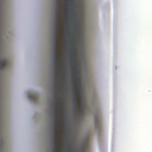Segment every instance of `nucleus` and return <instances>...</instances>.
<instances>
[{"instance_id":"22","label":"nucleus","mask_w":152,"mask_h":152,"mask_svg":"<svg viewBox=\"0 0 152 152\" xmlns=\"http://www.w3.org/2000/svg\"><path fill=\"white\" fill-rule=\"evenodd\" d=\"M54 49H58V47L57 45H54Z\"/></svg>"},{"instance_id":"26","label":"nucleus","mask_w":152,"mask_h":152,"mask_svg":"<svg viewBox=\"0 0 152 152\" xmlns=\"http://www.w3.org/2000/svg\"><path fill=\"white\" fill-rule=\"evenodd\" d=\"M63 67H61V69L62 70V69H63Z\"/></svg>"},{"instance_id":"11","label":"nucleus","mask_w":152,"mask_h":152,"mask_svg":"<svg viewBox=\"0 0 152 152\" xmlns=\"http://www.w3.org/2000/svg\"><path fill=\"white\" fill-rule=\"evenodd\" d=\"M59 53V52L58 50V49H54V56H56L58 55V54Z\"/></svg>"},{"instance_id":"29","label":"nucleus","mask_w":152,"mask_h":152,"mask_svg":"<svg viewBox=\"0 0 152 152\" xmlns=\"http://www.w3.org/2000/svg\"><path fill=\"white\" fill-rule=\"evenodd\" d=\"M69 2H68V4H69Z\"/></svg>"},{"instance_id":"4","label":"nucleus","mask_w":152,"mask_h":152,"mask_svg":"<svg viewBox=\"0 0 152 152\" xmlns=\"http://www.w3.org/2000/svg\"><path fill=\"white\" fill-rule=\"evenodd\" d=\"M76 67L78 69V70L75 72V73H76L77 74L75 75H73V76H75L76 77H77V78L78 79V80L77 84H78V86H79V88L78 91L79 92H80L81 91V88L80 87V79H79L80 76L79 75V73H80V71H79L80 69H79V67L78 65H77L76 66Z\"/></svg>"},{"instance_id":"5","label":"nucleus","mask_w":152,"mask_h":152,"mask_svg":"<svg viewBox=\"0 0 152 152\" xmlns=\"http://www.w3.org/2000/svg\"><path fill=\"white\" fill-rule=\"evenodd\" d=\"M54 125L53 131V137H56V136L58 135V133L57 132V129L56 128V126H57L58 127H60V126L59 125L58 126L57 124H56L55 123Z\"/></svg>"},{"instance_id":"31","label":"nucleus","mask_w":152,"mask_h":152,"mask_svg":"<svg viewBox=\"0 0 152 152\" xmlns=\"http://www.w3.org/2000/svg\"><path fill=\"white\" fill-rule=\"evenodd\" d=\"M66 1H67V0H66Z\"/></svg>"},{"instance_id":"7","label":"nucleus","mask_w":152,"mask_h":152,"mask_svg":"<svg viewBox=\"0 0 152 152\" xmlns=\"http://www.w3.org/2000/svg\"><path fill=\"white\" fill-rule=\"evenodd\" d=\"M28 96L30 98L34 101H36L38 98L37 95L34 94H29Z\"/></svg>"},{"instance_id":"17","label":"nucleus","mask_w":152,"mask_h":152,"mask_svg":"<svg viewBox=\"0 0 152 152\" xmlns=\"http://www.w3.org/2000/svg\"><path fill=\"white\" fill-rule=\"evenodd\" d=\"M55 56V58H54V61H58V59L59 58V57L58 56Z\"/></svg>"},{"instance_id":"8","label":"nucleus","mask_w":152,"mask_h":152,"mask_svg":"<svg viewBox=\"0 0 152 152\" xmlns=\"http://www.w3.org/2000/svg\"><path fill=\"white\" fill-rule=\"evenodd\" d=\"M60 3L59 4V3H57L56 5V15H60Z\"/></svg>"},{"instance_id":"1","label":"nucleus","mask_w":152,"mask_h":152,"mask_svg":"<svg viewBox=\"0 0 152 152\" xmlns=\"http://www.w3.org/2000/svg\"><path fill=\"white\" fill-rule=\"evenodd\" d=\"M58 101V100H57L56 99H54V101L53 102L54 105L53 106V117L54 118V122L53 124L55 123L56 124H57L58 126V119L61 117V116H59L56 113V111H58L59 112L61 108V102L58 103L57 102Z\"/></svg>"},{"instance_id":"21","label":"nucleus","mask_w":152,"mask_h":152,"mask_svg":"<svg viewBox=\"0 0 152 152\" xmlns=\"http://www.w3.org/2000/svg\"><path fill=\"white\" fill-rule=\"evenodd\" d=\"M57 144H58V143H53V147H55V148H56L57 146Z\"/></svg>"},{"instance_id":"15","label":"nucleus","mask_w":152,"mask_h":152,"mask_svg":"<svg viewBox=\"0 0 152 152\" xmlns=\"http://www.w3.org/2000/svg\"><path fill=\"white\" fill-rule=\"evenodd\" d=\"M54 38L55 39H58V33H55Z\"/></svg>"},{"instance_id":"14","label":"nucleus","mask_w":152,"mask_h":152,"mask_svg":"<svg viewBox=\"0 0 152 152\" xmlns=\"http://www.w3.org/2000/svg\"><path fill=\"white\" fill-rule=\"evenodd\" d=\"M61 18V17L60 15H56V22H59V18Z\"/></svg>"},{"instance_id":"3","label":"nucleus","mask_w":152,"mask_h":152,"mask_svg":"<svg viewBox=\"0 0 152 152\" xmlns=\"http://www.w3.org/2000/svg\"><path fill=\"white\" fill-rule=\"evenodd\" d=\"M74 99V101L75 102V109L76 110V112L77 113H79V114H82L83 113V106L82 102H81V108L80 109L77 107L79 105V102L76 101L75 97Z\"/></svg>"},{"instance_id":"16","label":"nucleus","mask_w":152,"mask_h":152,"mask_svg":"<svg viewBox=\"0 0 152 152\" xmlns=\"http://www.w3.org/2000/svg\"><path fill=\"white\" fill-rule=\"evenodd\" d=\"M57 137H53V143H58L57 141L56 140Z\"/></svg>"},{"instance_id":"12","label":"nucleus","mask_w":152,"mask_h":152,"mask_svg":"<svg viewBox=\"0 0 152 152\" xmlns=\"http://www.w3.org/2000/svg\"><path fill=\"white\" fill-rule=\"evenodd\" d=\"M72 82L73 83L72 90L73 91V94L75 95L77 93V92L75 91V88L74 87V82L73 81H72Z\"/></svg>"},{"instance_id":"18","label":"nucleus","mask_w":152,"mask_h":152,"mask_svg":"<svg viewBox=\"0 0 152 152\" xmlns=\"http://www.w3.org/2000/svg\"><path fill=\"white\" fill-rule=\"evenodd\" d=\"M58 43V39H54V45H57Z\"/></svg>"},{"instance_id":"25","label":"nucleus","mask_w":152,"mask_h":152,"mask_svg":"<svg viewBox=\"0 0 152 152\" xmlns=\"http://www.w3.org/2000/svg\"><path fill=\"white\" fill-rule=\"evenodd\" d=\"M59 89H60V90H63V88H59Z\"/></svg>"},{"instance_id":"23","label":"nucleus","mask_w":152,"mask_h":152,"mask_svg":"<svg viewBox=\"0 0 152 152\" xmlns=\"http://www.w3.org/2000/svg\"><path fill=\"white\" fill-rule=\"evenodd\" d=\"M55 65H57L58 64V61H55Z\"/></svg>"},{"instance_id":"13","label":"nucleus","mask_w":152,"mask_h":152,"mask_svg":"<svg viewBox=\"0 0 152 152\" xmlns=\"http://www.w3.org/2000/svg\"><path fill=\"white\" fill-rule=\"evenodd\" d=\"M54 29H55V33H58L59 30L58 28V27H57V26H55L54 27Z\"/></svg>"},{"instance_id":"28","label":"nucleus","mask_w":152,"mask_h":152,"mask_svg":"<svg viewBox=\"0 0 152 152\" xmlns=\"http://www.w3.org/2000/svg\"><path fill=\"white\" fill-rule=\"evenodd\" d=\"M78 94V95H80V93H79Z\"/></svg>"},{"instance_id":"9","label":"nucleus","mask_w":152,"mask_h":152,"mask_svg":"<svg viewBox=\"0 0 152 152\" xmlns=\"http://www.w3.org/2000/svg\"><path fill=\"white\" fill-rule=\"evenodd\" d=\"M95 123L96 125L97 126H100L101 124V122L99 119L96 118L95 120Z\"/></svg>"},{"instance_id":"20","label":"nucleus","mask_w":152,"mask_h":152,"mask_svg":"<svg viewBox=\"0 0 152 152\" xmlns=\"http://www.w3.org/2000/svg\"><path fill=\"white\" fill-rule=\"evenodd\" d=\"M56 25L55 26H57V27H58L59 25V22H56Z\"/></svg>"},{"instance_id":"19","label":"nucleus","mask_w":152,"mask_h":152,"mask_svg":"<svg viewBox=\"0 0 152 152\" xmlns=\"http://www.w3.org/2000/svg\"><path fill=\"white\" fill-rule=\"evenodd\" d=\"M57 151V149H56V148H55V147H53V149L52 150V152H56Z\"/></svg>"},{"instance_id":"2","label":"nucleus","mask_w":152,"mask_h":152,"mask_svg":"<svg viewBox=\"0 0 152 152\" xmlns=\"http://www.w3.org/2000/svg\"><path fill=\"white\" fill-rule=\"evenodd\" d=\"M59 80V75L58 76H56L54 75V88L55 90V91L56 92L55 93V99H56L57 100H58L57 98L58 96H60V98L61 99L62 96L61 95L59 94V90L58 89V83Z\"/></svg>"},{"instance_id":"6","label":"nucleus","mask_w":152,"mask_h":152,"mask_svg":"<svg viewBox=\"0 0 152 152\" xmlns=\"http://www.w3.org/2000/svg\"><path fill=\"white\" fill-rule=\"evenodd\" d=\"M7 64V62L5 60L0 61V69H3Z\"/></svg>"},{"instance_id":"30","label":"nucleus","mask_w":152,"mask_h":152,"mask_svg":"<svg viewBox=\"0 0 152 152\" xmlns=\"http://www.w3.org/2000/svg\"><path fill=\"white\" fill-rule=\"evenodd\" d=\"M71 2H72V3H73V2H72V1H71Z\"/></svg>"},{"instance_id":"24","label":"nucleus","mask_w":152,"mask_h":152,"mask_svg":"<svg viewBox=\"0 0 152 152\" xmlns=\"http://www.w3.org/2000/svg\"><path fill=\"white\" fill-rule=\"evenodd\" d=\"M57 3H59V4H60V3H61V1L60 0H57Z\"/></svg>"},{"instance_id":"10","label":"nucleus","mask_w":152,"mask_h":152,"mask_svg":"<svg viewBox=\"0 0 152 152\" xmlns=\"http://www.w3.org/2000/svg\"><path fill=\"white\" fill-rule=\"evenodd\" d=\"M58 67L57 65H55L54 66V69L55 71L54 72V75H56V76H59V75L58 73Z\"/></svg>"},{"instance_id":"27","label":"nucleus","mask_w":152,"mask_h":152,"mask_svg":"<svg viewBox=\"0 0 152 152\" xmlns=\"http://www.w3.org/2000/svg\"><path fill=\"white\" fill-rule=\"evenodd\" d=\"M71 57H72V55H71Z\"/></svg>"}]
</instances>
